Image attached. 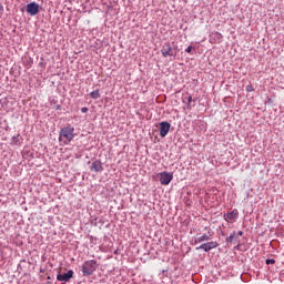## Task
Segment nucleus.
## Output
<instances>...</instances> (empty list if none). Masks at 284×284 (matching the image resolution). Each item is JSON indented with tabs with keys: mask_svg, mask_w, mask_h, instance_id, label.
<instances>
[{
	"mask_svg": "<svg viewBox=\"0 0 284 284\" xmlns=\"http://www.w3.org/2000/svg\"><path fill=\"white\" fill-rule=\"evenodd\" d=\"M72 139H74V126L68 125L61 129L59 135L60 143H64V145H68L69 143L72 142Z\"/></svg>",
	"mask_w": 284,
	"mask_h": 284,
	"instance_id": "obj_1",
	"label": "nucleus"
},
{
	"mask_svg": "<svg viewBox=\"0 0 284 284\" xmlns=\"http://www.w3.org/2000/svg\"><path fill=\"white\" fill-rule=\"evenodd\" d=\"M95 270H99V262H97L95 260H87L82 264L83 276H92Z\"/></svg>",
	"mask_w": 284,
	"mask_h": 284,
	"instance_id": "obj_2",
	"label": "nucleus"
},
{
	"mask_svg": "<svg viewBox=\"0 0 284 284\" xmlns=\"http://www.w3.org/2000/svg\"><path fill=\"white\" fill-rule=\"evenodd\" d=\"M161 54L162 57L164 58H168V57H176V54H179V47H174V45H171L170 42H165L163 45H162V49H161Z\"/></svg>",
	"mask_w": 284,
	"mask_h": 284,
	"instance_id": "obj_3",
	"label": "nucleus"
},
{
	"mask_svg": "<svg viewBox=\"0 0 284 284\" xmlns=\"http://www.w3.org/2000/svg\"><path fill=\"white\" fill-rule=\"evenodd\" d=\"M158 179H160L161 185H170L172 182L173 175L172 173L162 172L158 174Z\"/></svg>",
	"mask_w": 284,
	"mask_h": 284,
	"instance_id": "obj_4",
	"label": "nucleus"
},
{
	"mask_svg": "<svg viewBox=\"0 0 284 284\" xmlns=\"http://www.w3.org/2000/svg\"><path fill=\"white\" fill-rule=\"evenodd\" d=\"M170 128H172V125L169 122L160 123V136L162 139H165V136H168V133L170 132Z\"/></svg>",
	"mask_w": 284,
	"mask_h": 284,
	"instance_id": "obj_5",
	"label": "nucleus"
},
{
	"mask_svg": "<svg viewBox=\"0 0 284 284\" xmlns=\"http://www.w3.org/2000/svg\"><path fill=\"white\" fill-rule=\"evenodd\" d=\"M215 247H219V243L212 241V242L201 244L199 247H196V250H203L204 252H210V250H215Z\"/></svg>",
	"mask_w": 284,
	"mask_h": 284,
	"instance_id": "obj_6",
	"label": "nucleus"
},
{
	"mask_svg": "<svg viewBox=\"0 0 284 284\" xmlns=\"http://www.w3.org/2000/svg\"><path fill=\"white\" fill-rule=\"evenodd\" d=\"M73 276H74V271L70 270L64 274H58L57 280L64 281V283H68V281H70V278H72Z\"/></svg>",
	"mask_w": 284,
	"mask_h": 284,
	"instance_id": "obj_7",
	"label": "nucleus"
},
{
	"mask_svg": "<svg viewBox=\"0 0 284 284\" xmlns=\"http://www.w3.org/2000/svg\"><path fill=\"white\" fill-rule=\"evenodd\" d=\"M103 170V163L101 161L95 160L91 164V172H101Z\"/></svg>",
	"mask_w": 284,
	"mask_h": 284,
	"instance_id": "obj_8",
	"label": "nucleus"
},
{
	"mask_svg": "<svg viewBox=\"0 0 284 284\" xmlns=\"http://www.w3.org/2000/svg\"><path fill=\"white\" fill-rule=\"evenodd\" d=\"M27 12L28 14H31V17L37 16V2H31L27 6Z\"/></svg>",
	"mask_w": 284,
	"mask_h": 284,
	"instance_id": "obj_9",
	"label": "nucleus"
},
{
	"mask_svg": "<svg viewBox=\"0 0 284 284\" xmlns=\"http://www.w3.org/2000/svg\"><path fill=\"white\" fill-rule=\"evenodd\" d=\"M239 217V211L233 210L224 215L225 221H234V219Z\"/></svg>",
	"mask_w": 284,
	"mask_h": 284,
	"instance_id": "obj_10",
	"label": "nucleus"
},
{
	"mask_svg": "<svg viewBox=\"0 0 284 284\" xmlns=\"http://www.w3.org/2000/svg\"><path fill=\"white\" fill-rule=\"evenodd\" d=\"M205 241H212V234H210V233H209V235L203 234L202 236H200L195 240V243H203Z\"/></svg>",
	"mask_w": 284,
	"mask_h": 284,
	"instance_id": "obj_11",
	"label": "nucleus"
},
{
	"mask_svg": "<svg viewBox=\"0 0 284 284\" xmlns=\"http://www.w3.org/2000/svg\"><path fill=\"white\" fill-rule=\"evenodd\" d=\"M11 145H21V134L13 135L11 139Z\"/></svg>",
	"mask_w": 284,
	"mask_h": 284,
	"instance_id": "obj_12",
	"label": "nucleus"
},
{
	"mask_svg": "<svg viewBox=\"0 0 284 284\" xmlns=\"http://www.w3.org/2000/svg\"><path fill=\"white\" fill-rule=\"evenodd\" d=\"M91 99H100L101 98V93L99 92V90H94L90 93Z\"/></svg>",
	"mask_w": 284,
	"mask_h": 284,
	"instance_id": "obj_13",
	"label": "nucleus"
},
{
	"mask_svg": "<svg viewBox=\"0 0 284 284\" xmlns=\"http://www.w3.org/2000/svg\"><path fill=\"white\" fill-rule=\"evenodd\" d=\"M236 241V233H232L227 239L226 243H234Z\"/></svg>",
	"mask_w": 284,
	"mask_h": 284,
	"instance_id": "obj_14",
	"label": "nucleus"
},
{
	"mask_svg": "<svg viewBox=\"0 0 284 284\" xmlns=\"http://www.w3.org/2000/svg\"><path fill=\"white\" fill-rule=\"evenodd\" d=\"M186 101H187V108L190 109V108H192V95H190V97H187L186 98Z\"/></svg>",
	"mask_w": 284,
	"mask_h": 284,
	"instance_id": "obj_15",
	"label": "nucleus"
},
{
	"mask_svg": "<svg viewBox=\"0 0 284 284\" xmlns=\"http://www.w3.org/2000/svg\"><path fill=\"white\" fill-rule=\"evenodd\" d=\"M246 92H254V87L252 84H248L246 87Z\"/></svg>",
	"mask_w": 284,
	"mask_h": 284,
	"instance_id": "obj_16",
	"label": "nucleus"
},
{
	"mask_svg": "<svg viewBox=\"0 0 284 284\" xmlns=\"http://www.w3.org/2000/svg\"><path fill=\"white\" fill-rule=\"evenodd\" d=\"M274 263H276L275 260H266V265H274Z\"/></svg>",
	"mask_w": 284,
	"mask_h": 284,
	"instance_id": "obj_17",
	"label": "nucleus"
},
{
	"mask_svg": "<svg viewBox=\"0 0 284 284\" xmlns=\"http://www.w3.org/2000/svg\"><path fill=\"white\" fill-rule=\"evenodd\" d=\"M192 50H194V47L189 45L185 50V52H187V54H190V52H192Z\"/></svg>",
	"mask_w": 284,
	"mask_h": 284,
	"instance_id": "obj_18",
	"label": "nucleus"
},
{
	"mask_svg": "<svg viewBox=\"0 0 284 284\" xmlns=\"http://www.w3.org/2000/svg\"><path fill=\"white\" fill-rule=\"evenodd\" d=\"M3 16V4L0 3V18Z\"/></svg>",
	"mask_w": 284,
	"mask_h": 284,
	"instance_id": "obj_19",
	"label": "nucleus"
},
{
	"mask_svg": "<svg viewBox=\"0 0 284 284\" xmlns=\"http://www.w3.org/2000/svg\"><path fill=\"white\" fill-rule=\"evenodd\" d=\"M81 112H82L83 114H85V113L88 112V108H85V106L82 108V109H81Z\"/></svg>",
	"mask_w": 284,
	"mask_h": 284,
	"instance_id": "obj_20",
	"label": "nucleus"
},
{
	"mask_svg": "<svg viewBox=\"0 0 284 284\" xmlns=\"http://www.w3.org/2000/svg\"><path fill=\"white\" fill-rule=\"evenodd\" d=\"M239 236H243V231H240V232H239Z\"/></svg>",
	"mask_w": 284,
	"mask_h": 284,
	"instance_id": "obj_21",
	"label": "nucleus"
},
{
	"mask_svg": "<svg viewBox=\"0 0 284 284\" xmlns=\"http://www.w3.org/2000/svg\"><path fill=\"white\" fill-rule=\"evenodd\" d=\"M37 12H39V6H37Z\"/></svg>",
	"mask_w": 284,
	"mask_h": 284,
	"instance_id": "obj_22",
	"label": "nucleus"
}]
</instances>
